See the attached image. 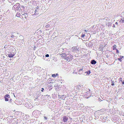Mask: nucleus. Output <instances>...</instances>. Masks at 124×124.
I'll list each match as a JSON object with an SVG mask.
<instances>
[{
  "mask_svg": "<svg viewBox=\"0 0 124 124\" xmlns=\"http://www.w3.org/2000/svg\"><path fill=\"white\" fill-rule=\"evenodd\" d=\"M12 9L15 11H19L21 10L20 4L17 3L15 4L12 7Z\"/></svg>",
  "mask_w": 124,
  "mask_h": 124,
  "instance_id": "obj_1",
  "label": "nucleus"
},
{
  "mask_svg": "<svg viewBox=\"0 0 124 124\" xmlns=\"http://www.w3.org/2000/svg\"><path fill=\"white\" fill-rule=\"evenodd\" d=\"M89 91H88L85 93L84 94V97L86 98H88L92 96L91 93L90 92V90H89Z\"/></svg>",
  "mask_w": 124,
  "mask_h": 124,
  "instance_id": "obj_2",
  "label": "nucleus"
},
{
  "mask_svg": "<svg viewBox=\"0 0 124 124\" xmlns=\"http://www.w3.org/2000/svg\"><path fill=\"white\" fill-rule=\"evenodd\" d=\"M4 98L6 101H9V99L10 98V95L8 94H7L5 95Z\"/></svg>",
  "mask_w": 124,
  "mask_h": 124,
  "instance_id": "obj_3",
  "label": "nucleus"
},
{
  "mask_svg": "<svg viewBox=\"0 0 124 124\" xmlns=\"http://www.w3.org/2000/svg\"><path fill=\"white\" fill-rule=\"evenodd\" d=\"M62 120L64 122H67L68 119V117L66 116H64L62 117Z\"/></svg>",
  "mask_w": 124,
  "mask_h": 124,
  "instance_id": "obj_4",
  "label": "nucleus"
},
{
  "mask_svg": "<svg viewBox=\"0 0 124 124\" xmlns=\"http://www.w3.org/2000/svg\"><path fill=\"white\" fill-rule=\"evenodd\" d=\"M81 87L80 86H76L74 87V90L75 91L77 90L78 91L81 89Z\"/></svg>",
  "mask_w": 124,
  "mask_h": 124,
  "instance_id": "obj_5",
  "label": "nucleus"
},
{
  "mask_svg": "<svg viewBox=\"0 0 124 124\" xmlns=\"http://www.w3.org/2000/svg\"><path fill=\"white\" fill-rule=\"evenodd\" d=\"M21 14L26 19H27V17L28 16V14L26 13H24L23 14L21 13Z\"/></svg>",
  "mask_w": 124,
  "mask_h": 124,
  "instance_id": "obj_6",
  "label": "nucleus"
},
{
  "mask_svg": "<svg viewBox=\"0 0 124 124\" xmlns=\"http://www.w3.org/2000/svg\"><path fill=\"white\" fill-rule=\"evenodd\" d=\"M64 59L68 62H69L72 60V59H71V58H70L69 56H67Z\"/></svg>",
  "mask_w": 124,
  "mask_h": 124,
  "instance_id": "obj_7",
  "label": "nucleus"
},
{
  "mask_svg": "<svg viewBox=\"0 0 124 124\" xmlns=\"http://www.w3.org/2000/svg\"><path fill=\"white\" fill-rule=\"evenodd\" d=\"M12 121L13 123L14 124H17V121L18 120L16 118H14L13 119V120H12Z\"/></svg>",
  "mask_w": 124,
  "mask_h": 124,
  "instance_id": "obj_8",
  "label": "nucleus"
},
{
  "mask_svg": "<svg viewBox=\"0 0 124 124\" xmlns=\"http://www.w3.org/2000/svg\"><path fill=\"white\" fill-rule=\"evenodd\" d=\"M31 104L30 103H29L27 102L25 103V106L28 108H29V107L31 106Z\"/></svg>",
  "mask_w": 124,
  "mask_h": 124,
  "instance_id": "obj_9",
  "label": "nucleus"
},
{
  "mask_svg": "<svg viewBox=\"0 0 124 124\" xmlns=\"http://www.w3.org/2000/svg\"><path fill=\"white\" fill-rule=\"evenodd\" d=\"M62 56H61V57L62 58H63L64 59L65 57H66L67 56H68V55H69L68 54H66L65 53H63L62 54Z\"/></svg>",
  "mask_w": 124,
  "mask_h": 124,
  "instance_id": "obj_10",
  "label": "nucleus"
},
{
  "mask_svg": "<svg viewBox=\"0 0 124 124\" xmlns=\"http://www.w3.org/2000/svg\"><path fill=\"white\" fill-rule=\"evenodd\" d=\"M37 112L38 111L37 110L34 111L32 112V115L35 117V116H36L37 114Z\"/></svg>",
  "mask_w": 124,
  "mask_h": 124,
  "instance_id": "obj_11",
  "label": "nucleus"
},
{
  "mask_svg": "<svg viewBox=\"0 0 124 124\" xmlns=\"http://www.w3.org/2000/svg\"><path fill=\"white\" fill-rule=\"evenodd\" d=\"M90 63L94 65L96 63V62L94 60H93L91 61Z\"/></svg>",
  "mask_w": 124,
  "mask_h": 124,
  "instance_id": "obj_12",
  "label": "nucleus"
},
{
  "mask_svg": "<svg viewBox=\"0 0 124 124\" xmlns=\"http://www.w3.org/2000/svg\"><path fill=\"white\" fill-rule=\"evenodd\" d=\"M8 56L10 58L13 57L15 55V54H7Z\"/></svg>",
  "mask_w": 124,
  "mask_h": 124,
  "instance_id": "obj_13",
  "label": "nucleus"
},
{
  "mask_svg": "<svg viewBox=\"0 0 124 124\" xmlns=\"http://www.w3.org/2000/svg\"><path fill=\"white\" fill-rule=\"evenodd\" d=\"M93 44L92 42H89L88 43V46L90 47L92 46L93 45Z\"/></svg>",
  "mask_w": 124,
  "mask_h": 124,
  "instance_id": "obj_14",
  "label": "nucleus"
},
{
  "mask_svg": "<svg viewBox=\"0 0 124 124\" xmlns=\"http://www.w3.org/2000/svg\"><path fill=\"white\" fill-rule=\"evenodd\" d=\"M10 36L11 38H14V39H15H15H16L17 38V36H15L13 34H11Z\"/></svg>",
  "mask_w": 124,
  "mask_h": 124,
  "instance_id": "obj_15",
  "label": "nucleus"
},
{
  "mask_svg": "<svg viewBox=\"0 0 124 124\" xmlns=\"http://www.w3.org/2000/svg\"><path fill=\"white\" fill-rule=\"evenodd\" d=\"M120 58H118V60L119 61H120L121 62L122 61L121 60V59H122L124 57V56H120Z\"/></svg>",
  "mask_w": 124,
  "mask_h": 124,
  "instance_id": "obj_16",
  "label": "nucleus"
},
{
  "mask_svg": "<svg viewBox=\"0 0 124 124\" xmlns=\"http://www.w3.org/2000/svg\"><path fill=\"white\" fill-rule=\"evenodd\" d=\"M86 73V75H89L91 73V71L90 70H89L88 71H87L85 72V73Z\"/></svg>",
  "mask_w": 124,
  "mask_h": 124,
  "instance_id": "obj_17",
  "label": "nucleus"
},
{
  "mask_svg": "<svg viewBox=\"0 0 124 124\" xmlns=\"http://www.w3.org/2000/svg\"><path fill=\"white\" fill-rule=\"evenodd\" d=\"M40 95V94H38L37 96H36V98H35V100H36L38 99Z\"/></svg>",
  "mask_w": 124,
  "mask_h": 124,
  "instance_id": "obj_18",
  "label": "nucleus"
},
{
  "mask_svg": "<svg viewBox=\"0 0 124 124\" xmlns=\"http://www.w3.org/2000/svg\"><path fill=\"white\" fill-rule=\"evenodd\" d=\"M120 22L124 23V18H122L120 21Z\"/></svg>",
  "mask_w": 124,
  "mask_h": 124,
  "instance_id": "obj_19",
  "label": "nucleus"
},
{
  "mask_svg": "<svg viewBox=\"0 0 124 124\" xmlns=\"http://www.w3.org/2000/svg\"><path fill=\"white\" fill-rule=\"evenodd\" d=\"M111 23L108 22V27H109L111 26Z\"/></svg>",
  "mask_w": 124,
  "mask_h": 124,
  "instance_id": "obj_20",
  "label": "nucleus"
},
{
  "mask_svg": "<svg viewBox=\"0 0 124 124\" xmlns=\"http://www.w3.org/2000/svg\"><path fill=\"white\" fill-rule=\"evenodd\" d=\"M83 73V71H79V73H78V74H79L80 75V74H82Z\"/></svg>",
  "mask_w": 124,
  "mask_h": 124,
  "instance_id": "obj_21",
  "label": "nucleus"
},
{
  "mask_svg": "<svg viewBox=\"0 0 124 124\" xmlns=\"http://www.w3.org/2000/svg\"><path fill=\"white\" fill-rule=\"evenodd\" d=\"M20 14L19 13H17L16 14V16L18 17H20Z\"/></svg>",
  "mask_w": 124,
  "mask_h": 124,
  "instance_id": "obj_22",
  "label": "nucleus"
},
{
  "mask_svg": "<svg viewBox=\"0 0 124 124\" xmlns=\"http://www.w3.org/2000/svg\"><path fill=\"white\" fill-rule=\"evenodd\" d=\"M116 46L115 45H114L113 46V50H115L116 49Z\"/></svg>",
  "mask_w": 124,
  "mask_h": 124,
  "instance_id": "obj_23",
  "label": "nucleus"
},
{
  "mask_svg": "<svg viewBox=\"0 0 124 124\" xmlns=\"http://www.w3.org/2000/svg\"><path fill=\"white\" fill-rule=\"evenodd\" d=\"M122 78H120L118 80L119 81V83L120 84H121V82L122 81Z\"/></svg>",
  "mask_w": 124,
  "mask_h": 124,
  "instance_id": "obj_24",
  "label": "nucleus"
},
{
  "mask_svg": "<svg viewBox=\"0 0 124 124\" xmlns=\"http://www.w3.org/2000/svg\"><path fill=\"white\" fill-rule=\"evenodd\" d=\"M44 118V119L45 120H46L47 119V117L46 116H43V117Z\"/></svg>",
  "mask_w": 124,
  "mask_h": 124,
  "instance_id": "obj_25",
  "label": "nucleus"
},
{
  "mask_svg": "<svg viewBox=\"0 0 124 124\" xmlns=\"http://www.w3.org/2000/svg\"><path fill=\"white\" fill-rule=\"evenodd\" d=\"M85 36V35L84 34H82L81 36V37L82 38H83Z\"/></svg>",
  "mask_w": 124,
  "mask_h": 124,
  "instance_id": "obj_26",
  "label": "nucleus"
},
{
  "mask_svg": "<svg viewBox=\"0 0 124 124\" xmlns=\"http://www.w3.org/2000/svg\"><path fill=\"white\" fill-rule=\"evenodd\" d=\"M12 118V116H8V117L7 118V119H11Z\"/></svg>",
  "mask_w": 124,
  "mask_h": 124,
  "instance_id": "obj_27",
  "label": "nucleus"
},
{
  "mask_svg": "<svg viewBox=\"0 0 124 124\" xmlns=\"http://www.w3.org/2000/svg\"><path fill=\"white\" fill-rule=\"evenodd\" d=\"M72 49H74L72 51L73 52L74 51V50H76L77 49V48H76L75 47H72Z\"/></svg>",
  "mask_w": 124,
  "mask_h": 124,
  "instance_id": "obj_28",
  "label": "nucleus"
},
{
  "mask_svg": "<svg viewBox=\"0 0 124 124\" xmlns=\"http://www.w3.org/2000/svg\"><path fill=\"white\" fill-rule=\"evenodd\" d=\"M53 60L55 61H57V59L56 57L54 58L53 59Z\"/></svg>",
  "mask_w": 124,
  "mask_h": 124,
  "instance_id": "obj_29",
  "label": "nucleus"
},
{
  "mask_svg": "<svg viewBox=\"0 0 124 124\" xmlns=\"http://www.w3.org/2000/svg\"><path fill=\"white\" fill-rule=\"evenodd\" d=\"M50 26V25H49V24H47L46 26V28L49 27Z\"/></svg>",
  "mask_w": 124,
  "mask_h": 124,
  "instance_id": "obj_30",
  "label": "nucleus"
},
{
  "mask_svg": "<svg viewBox=\"0 0 124 124\" xmlns=\"http://www.w3.org/2000/svg\"><path fill=\"white\" fill-rule=\"evenodd\" d=\"M70 57V58H71V59H73L72 58V57H73V56L71 55V54H70V57Z\"/></svg>",
  "mask_w": 124,
  "mask_h": 124,
  "instance_id": "obj_31",
  "label": "nucleus"
},
{
  "mask_svg": "<svg viewBox=\"0 0 124 124\" xmlns=\"http://www.w3.org/2000/svg\"><path fill=\"white\" fill-rule=\"evenodd\" d=\"M49 57V55L48 54H46L45 55V57Z\"/></svg>",
  "mask_w": 124,
  "mask_h": 124,
  "instance_id": "obj_32",
  "label": "nucleus"
},
{
  "mask_svg": "<svg viewBox=\"0 0 124 124\" xmlns=\"http://www.w3.org/2000/svg\"><path fill=\"white\" fill-rule=\"evenodd\" d=\"M12 99H11L10 98L9 100V101H8L9 102L11 103L12 102Z\"/></svg>",
  "mask_w": 124,
  "mask_h": 124,
  "instance_id": "obj_33",
  "label": "nucleus"
},
{
  "mask_svg": "<svg viewBox=\"0 0 124 124\" xmlns=\"http://www.w3.org/2000/svg\"><path fill=\"white\" fill-rule=\"evenodd\" d=\"M52 76L53 77H56V75L55 74H53Z\"/></svg>",
  "mask_w": 124,
  "mask_h": 124,
  "instance_id": "obj_34",
  "label": "nucleus"
},
{
  "mask_svg": "<svg viewBox=\"0 0 124 124\" xmlns=\"http://www.w3.org/2000/svg\"><path fill=\"white\" fill-rule=\"evenodd\" d=\"M121 83H122V84L124 85V80H123V81H122L121 82Z\"/></svg>",
  "mask_w": 124,
  "mask_h": 124,
  "instance_id": "obj_35",
  "label": "nucleus"
},
{
  "mask_svg": "<svg viewBox=\"0 0 124 124\" xmlns=\"http://www.w3.org/2000/svg\"><path fill=\"white\" fill-rule=\"evenodd\" d=\"M103 47L102 48V47H101V45H100V49L101 50H102V51H103L102 50V49L103 48Z\"/></svg>",
  "mask_w": 124,
  "mask_h": 124,
  "instance_id": "obj_36",
  "label": "nucleus"
},
{
  "mask_svg": "<svg viewBox=\"0 0 124 124\" xmlns=\"http://www.w3.org/2000/svg\"><path fill=\"white\" fill-rule=\"evenodd\" d=\"M116 53H119V51H118V50L116 49Z\"/></svg>",
  "mask_w": 124,
  "mask_h": 124,
  "instance_id": "obj_37",
  "label": "nucleus"
},
{
  "mask_svg": "<svg viewBox=\"0 0 124 124\" xmlns=\"http://www.w3.org/2000/svg\"><path fill=\"white\" fill-rule=\"evenodd\" d=\"M44 90V89L43 88H42L41 89V91L42 92H43V91Z\"/></svg>",
  "mask_w": 124,
  "mask_h": 124,
  "instance_id": "obj_38",
  "label": "nucleus"
},
{
  "mask_svg": "<svg viewBox=\"0 0 124 124\" xmlns=\"http://www.w3.org/2000/svg\"><path fill=\"white\" fill-rule=\"evenodd\" d=\"M79 71H83V69L82 68H80L79 70Z\"/></svg>",
  "mask_w": 124,
  "mask_h": 124,
  "instance_id": "obj_39",
  "label": "nucleus"
},
{
  "mask_svg": "<svg viewBox=\"0 0 124 124\" xmlns=\"http://www.w3.org/2000/svg\"><path fill=\"white\" fill-rule=\"evenodd\" d=\"M73 74H74V73H75V74H77V72H75V71H74L73 73Z\"/></svg>",
  "mask_w": 124,
  "mask_h": 124,
  "instance_id": "obj_40",
  "label": "nucleus"
},
{
  "mask_svg": "<svg viewBox=\"0 0 124 124\" xmlns=\"http://www.w3.org/2000/svg\"><path fill=\"white\" fill-rule=\"evenodd\" d=\"M7 123H9V124H10L11 123V122H10V121H8Z\"/></svg>",
  "mask_w": 124,
  "mask_h": 124,
  "instance_id": "obj_41",
  "label": "nucleus"
},
{
  "mask_svg": "<svg viewBox=\"0 0 124 124\" xmlns=\"http://www.w3.org/2000/svg\"><path fill=\"white\" fill-rule=\"evenodd\" d=\"M115 84L114 83H112L111 84V85H112V86H114V85Z\"/></svg>",
  "mask_w": 124,
  "mask_h": 124,
  "instance_id": "obj_42",
  "label": "nucleus"
},
{
  "mask_svg": "<svg viewBox=\"0 0 124 124\" xmlns=\"http://www.w3.org/2000/svg\"><path fill=\"white\" fill-rule=\"evenodd\" d=\"M27 117L28 118H29V116L28 115H27Z\"/></svg>",
  "mask_w": 124,
  "mask_h": 124,
  "instance_id": "obj_43",
  "label": "nucleus"
},
{
  "mask_svg": "<svg viewBox=\"0 0 124 124\" xmlns=\"http://www.w3.org/2000/svg\"><path fill=\"white\" fill-rule=\"evenodd\" d=\"M111 81H112L111 83H115L114 81H112L111 80Z\"/></svg>",
  "mask_w": 124,
  "mask_h": 124,
  "instance_id": "obj_44",
  "label": "nucleus"
},
{
  "mask_svg": "<svg viewBox=\"0 0 124 124\" xmlns=\"http://www.w3.org/2000/svg\"><path fill=\"white\" fill-rule=\"evenodd\" d=\"M55 75H56V77L57 76H58V74H56Z\"/></svg>",
  "mask_w": 124,
  "mask_h": 124,
  "instance_id": "obj_45",
  "label": "nucleus"
},
{
  "mask_svg": "<svg viewBox=\"0 0 124 124\" xmlns=\"http://www.w3.org/2000/svg\"><path fill=\"white\" fill-rule=\"evenodd\" d=\"M115 24H116L117 25L118 24V23L117 22H116L115 23Z\"/></svg>",
  "mask_w": 124,
  "mask_h": 124,
  "instance_id": "obj_46",
  "label": "nucleus"
},
{
  "mask_svg": "<svg viewBox=\"0 0 124 124\" xmlns=\"http://www.w3.org/2000/svg\"><path fill=\"white\" fill-rule=\"evenodd\" d=\"M52 89V88H50V89H49V91L51 90V89Z\"/></svg>",
  "mask_w": 124,
  "mask_h": 124,
  "instance_id": "obj_47",
  "label": "nucleus"
},
{
  "mask_svg": "<svg viewBox=\"0 0 124 124\" xmlns=\"http://www.w3.org/2000/svg\"><path fill=\"white\" fill-rule=\"evenodd\" d=\"M52 82H50V85H51L52 84Z\"/></svg>",
  "mask_w": 124,
  "mask_h": 124,
  "instance_id": "obj_48",
  "label": "nucleus"
},
{
  "mask_svg": "<svg viewBox=\"0 0 124 124\" xmlns=\"http://www.w3.org/2000/svg\"><path fill=\"white\" fill-rule=\"evenodd\" d=\"M113 27H115V25L114 24H113Z\"/></svg>",
  "mask_w": 124,
  "mask_h": 124,
  "instance_id": "obj_49",
  "label": "nucleus"
},
{
  "mask_svg": "<svg viewBox=\"0 0 124 124\" xmlns=\"http://www.w3.org/2000/svg\"><path fill=\"white\" fill-rule=\"evenodd\" d=\"M70 119V120H71L72 119V118H71L70 117H69Z\"/></svg>",
  "mask_w": 124,
  "mask_h": 124,
  "instance_id": "obj_50",
  "label": "nucleus"
},
{
  "mask_svg": "<svg viewBox=\"0 0 124 124\" xmlns=\"http://www.w3.org/2000/svg\"><path fill=\"white\" fill-rule=\"evenodd\" d=\"M99 100L100 101H102V100L101 101V100L100 99H99Z\"/></svg>",
  "mask_w": 124,
  "mask_h": 124,
  "instance_id": "obj_51",
  "label": "nucleus"
},
{
  "mask_svg": "<svg viewBox=\"0 0 124 124\" xmlns=\"http://www.w3.org/2000/svg\"><path fill=\"white\" fill-rule=\"evenodd\" d=\"M99 100L100 101H102V100L101 101V100L100 99H99Z\"/></svg>",
  "mask_w": 124,
  "mask_h": 124,
  "instance_id": "obj_52",
  "label": "nucleus"
},
{
  "mask_svg": "<svg viewBox=\"0 0 124 124\" xmlns=\"http://www.w3.org/2000/svg\"><path fill=\"white\" fill-rule=\"evenodd\" d=\"M39 7L38 6H37V9H38V8H39Z\"/></svg>",
  "mask_w": 124,
  "mask_h": 124,
  "instance_id": "obj_53",
  "label": "nucleus"
},
{
  "mask_svg": "<svg viewBox=\"0 0 124 124\" xmlns=\"http://www.w3.org/2000/svg\"><path fill=\"white\" fill-rule=\"evenodd\" d=\"M19 121V120H18V121H17V123H18V121Z\"/></svg>",
  "mask_w": 124,
  "mask_h": 124,
  "instance_id": "obj_54",
  "label": "nucleus"
},
{
  "mask_svg": "<svg viewBox=\"0 0 124 124\" xmlns=\"http://www.w3.org/2000/svg\"><path fill=\"white\" fill-rule=\"evenodd\" d=\"M42 122H41V123H40V124H42Z\"/></svg>",
  "mask_w": 124,
  "mask_h": 124,
  "instance_id": "obj_55",
  "label": "nucleus"
},
{
  "mask_svg": "<svg viewBox=\"0 0 124 124\" xmlns=\"http://www.w3.org/2000/svg\"><path fill=\"white\" fill-rule=\"evenodd\" d=\"M1 112H0V115L1 114Z\"/></svg>",
  "mask_w": 124,
  "mask_h": 124,
  "instance_id": "obj_56",
  "label": "nucleus"
},
{
  "mask_svg": "<svg viewBox=\"0 0 124 124\" xmlns=\"http://www.w3.org/2000/svg\"><path fill=\"white\" fill-rule=\"evenodd\" d=\"M85 32H87L86 30H85Z\"/></svg>",
  "mask_w": 124,
  "mask_h": 124,
  "instance_id": "obj_57",
  "label": "nucleus"
},
{
  "mask_svg": "<svg viewBox=\"0 0 124 124\" xmlns=\"http://www.w3.org/2000/svg\"><path fill=\"white\" fill-rule=\"evenodd\" d=\"M65 49V50H64V49H63V50H64L65 49H65Z\"/></svg>",
  "mask_w": 124,
  "mask_h": 124,
  "instance_id": "obj_58",
  "label": "nucleus"
},
{
  "mask_svg": "<svg viewBox=\"0 0 124 124\" xmlns=\"http://www.w3.org/2000/svg\"><path fill=\"white\" fill-rule=\"evenodd\" d=\"M44 57H45V56H43V58H44Z\"/></svg>",
  "mask_w": 124,
  "mask_h": 124,
  "instance_id": "obj_59",
  "label": "nucleus"
},
{
  "mask_svg": "<svg viewBox=\"0 0 124 124\" xmlns=\"http://www.w3.org/2000/svg\"><path fill=\"white\" fill-rule=\"evenodd\" d=\"M62 81H64V80H62Z\"/></svg>",
  "mask_w": 124,
  "mask_h": 124,
  "instance_id": "obj_60",
  "label": "nucleus"
},
{
  "mask_svg": "<svg viewBox=\"0 0 124 124\" xmlns=\"http://www.w3.org/2000/svg\"><path fill=\"white\" fill-rule=\"evenodd\" d=\"M12 4V5H13V4Z\"/></svg>",
  "mask_w": 124,
  "mask_h": 124,
  "instance_id": "obj_61",
  "label": "nucleus"
}]
</instances>
